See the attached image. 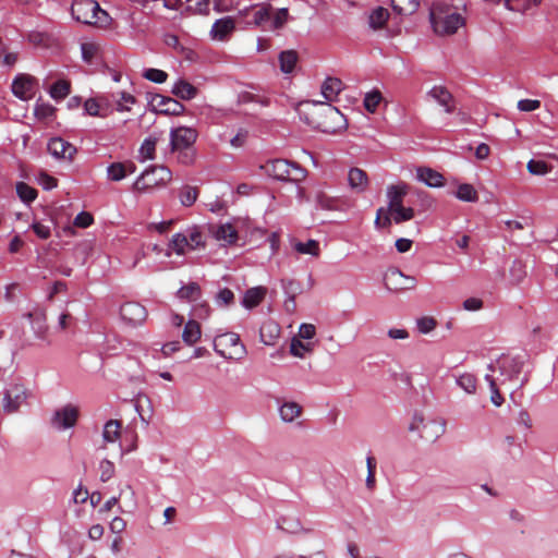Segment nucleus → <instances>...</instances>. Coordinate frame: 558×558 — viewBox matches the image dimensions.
<instances>
[{
	"label": "nucleus",
	"instance_id": "1",
	"mask_svg": "<svg viewBox=\"0 0 558 558\" xmlns=\"http://www.w3.org/2000/svg\"><path fill=\"white\" fill-rule=\"evenodd\" d=\"M342 82L337 77H327L322 85V95L325 101L307 100L304 105H312L318 108L319 112L325 117L324 121H311V123L323 132H335L336 128L344 121L342 113L329 102L335 101L342 90Z\"/></svg>",
	"mask_w": 558,
	"mask_h": 558
},
{
	"label": "nucleus",
	"instance_id": "2",
	"mask_svg": "<svg viewBox=\"0 0 558 558\" xmlns=\"http://www.w3.org/2000/svg\"><path fill=\"white\" fill-rule=\"evenodd\" d=\"M429 22L436 35L450 36L465 24V19L445 2H434L429 9Z\"/></svg>",
	"mask_w": 558,
	"mask_h": 558
},
{
	"label": "nucleus",
	"instance_id": "3",
	"mask_svg": "<svg viewBox=\"0 0 558 558\" xmlns=\"http://www.w3.org/2000/svg\"><path fill=\"white\" fill-rule=\"evenodd\" d=\"M72 17L83 24L97 28H109L112 19L95 0H74L71 5Z\"/></svg>",
	"mask_w": 558,
	"mask_h": 558
},
{
	"label": "nucleus",
	"instance_id": "4",
	"mask_svg": "<svg viewBox=\"0 0 558 558\" xmlns=\"http://www.w3.org/2000/svg\"><path fill=\"white\" fill-rule=\"evenodd\" d=\"M170 151L177 154L178 162L191 165L195 159L194 143L197 132L193 128L178 126L170 130Z\"/></svg>",
	"mask_w": 558,
	"mask_h": 558
},
{
	"label": "nucleus",
	"instance_id": "5",
	"mask_svg": "<svg viewBox=\"0 0 558 558\" xmlns=\"http://www.w3.org/2000/svg\"><path fill=\"white\" fill-rule=\"evenodd\" d=\"M205 236L197 227L187 228L184 232H178L172 235L169 243V250L177 255H184L187 252L204 248Z\"/></svg>",
	"mask_w": 558,
	"mask_h": 558
},
{
	"label": "nucleus",
	"instance_id": "6",
	"mask_svg": "<svg viewBox=\"0 0 558 558\" xmlns=\"http://www.w3.org/2000/svg\"><path fill=\"white\" fill-rule=\"evenodd\" d=\"M214 350L223 359L230 360H241L246 353L240 336L235 332L217 335L214 339Z\"/></svg>",
	"mask_w": 558,
	"mask_h": 558
},
{
	"label": "nucleus",
	"instance_id": "7",
	"mask_svg": "<svg viewBox=\"0 0 558 558\" xmlns=\"http://www.w3.org/2000/svg\"><path fill=\"white\" fill-rule=\"evenodd\" d=\"M172 179V173L165 166H153L146 169L133 183V190L147 192L156 186L166 185Z\"/></svg>",
	"mask_w": 558,
	"mask_h": 558
},
{
	"label": "nucleus",
	"instance_id": "8",
	"mask_svg": "<svg viewBox=\"0 0 558 558\" xmlns=\"http://www.w3.org/2000/svg\"><path fill=\"white\" fill-rule=\"evenodd\" d=\"M409 430L416 432L421 438L433 442L444 435L446 422L444 418H425L423 415L415 414L410 423Z\"/></svg>",
	"mask_w": 558,
	"mask_h": 558
},
{
	"label": "nucleus",
	"instance_id": "9",
	"mask_svg": "<svg viewBox=\"0 0 558 558\" xmlns=\"http://www.w3.org/2000/svg\"><path fill=\"white\" fill-rule=\"evenodd\" d=\"M267 172L280 181L300 182L306 177V171L300 165L286 159H276L269 162Z\"/></svg>",
	"mask_w": 558,
	"mask_h": 558
},
{
	"label": "nucleus",
	"instance_id": "10",
	"mask_svg": "<svg viewBox=\"0 0 558 558\" xmlns=\"http://www.w3.org/2000/svg\"><path fill=\"white\" fill-rule=\"evenodd\" d=\"M497 365L500 372V376L502 377L500 384H505L507 381H512L523 369L524 366V356L522 355H504L497 361Z\"/></svg>",
	"mask_w": 558,
	"mask_h": 558
},
{
	"label": "nucleus",
	"instance_id": "11",
	"mask_svg": "<svg viewBox=\"0 0 558 558\" xmlns=\"http://www.w3.org/2000/svg\"><path fill=\"white\" fill-rule=\"evenodd\" d=\"M78 418V408L68 403L56 410L51 416V425L58 430H65L75 426Z\"/></svg>",
	"mask_w": 558,
	"mask_h": 558
},
{
	"label": "nucleus",
	"instance_id": "12",
	"mask_svg": "<svg viewBox=\"0 0 558 558\" xmlns=\"http://www.w3.org/2000/svg\"><path fill=\"white\" fill-rule=\"evenodd\" d=\"M37 80L26 73L17 74L12 82V94L20 100L27 101L35 96Z\"/></svg>",
	"mask_w": 558,
	"mask_h": 558
},
{
	"label": "nucleus",
	"instance_id": "13",
	"mask_svg": "<svg viewBox=\"0 0 558 558\" xmlns=\"http://www.w3.org/2000/svg\"><path fill=\"white\" fill-rule=\"evenodd\" d=\"M27 399V390L23 385L15 384L7 389L3 393L2 408L8 414L19 411L21 405Z\"/></svg>",
	"mask_w": 558,
	"mask_h": 558
},
{
	"label": "nucleus",
	"instance_id": "14",
	"mask_svg": "<svg viewBox=\"0 0 558 558\" xmlns=\"http://www.w3.org/2000/svg\"><path fill=\"white\" fill-rule=\"evenodd\" d=\"M235 29V21L231 16L218 19L211 26L210 37L217 41H226Z\"/></svg>",
	"mask_w": 558,
	"mask_h": 558
},
{
	"label": "nucleus",
	"instance_id": "15",
	"mask_svg": "<svg viewBox=\"0 0 558 558\" xmlns=\"http://www.w3.org/2000/svg\"><path fill=\"white\" fill-rule=\"evenodd\" d=\"M48 151L57 159L71 160L76 148L61 137H53L48 142Z\"/></svg>",
	"mask_w": 558,
	"mask_h": 558
},
{
	"label": "nucleus",
	"instance_id": "16",
	"mask_svg": "<svg viewBox=\"0 0 558 558\" xmlns=\"http://www.w3.org/2000/svg\"><path fill=\"white\" fill-rule=\"evenodd\" d=\"M121 317L132 325L142 324L147 316V312L143 305L136 302L124 303L120 308Z\"/></svg>",
	"mask_w": 558,
	"mask_h": 558
},
{
	"label": "nucleus",
	"instance_id": "17",
	"mask_svg": "<svg viewBox=\"0 0 558 558\" xmlns=\"http://www.w3.org/2000/svg\"><path fill=\"white\" fill-rule=\"evenodd\" d=\"M248 11L252 12V24L256 27H263L267 29L268 23L270 21V11L272 8L268 3H262L253 5L251 9H244L240 13L242 15H246Z\"/></svg>",
	"mask_w": 558,
	"mask_h": 558
},
{
	"label": "nucleus",
	"instance_id": "18",
	"mask_svg": "<svg viewBox=\"0 0 558 558\" xmlns=\"http://www.w3.org/2000/svg\"><path fill=\"white\" fill-rule=\"evenodd\" d=\"M348 185L354 193H364L369 185L367 173L357 167L350 168L348 171Z\"/></svg>",
	"mask_w": 558,
	"mask_h": 558
},
{
	"label": "nucleus",
	"instance_id": "19",
	"mask_svg": "<svg viewBox=\"0 0 558 558\" xmlns=\"http://www.w3.org/2000/svg\"><path fill=\"white\" fill-rule=\"evenodd\" d=\"M427 95L441 106L446 113H451L454 110L453 98L450 92L441 85L433 86Z\"/></svg>",
	"mask_w": 558,
	"mask_h": 558
},
{
	"label": "nucleus",
	"instance_id": "20",
	"mask_svg": "<svg viewBox=\"0 0 558 558\" xmlns=\"http://www.w3.org/2000/svg\"><path fill=\"white\" fill-rule=\"evenodd\" d=\"M281 328L272 319L263 323L259 329V339L265 345H275L280 338Z\"/></svg>",
	"mask_w": 558,
	"mask_h": 558
},
{
	"label": "nucleus",
	"instance_id": "21",
	"mask_svg": "<svg viewBox=\"0 0 558 558\" xmlns=\"http://www.w3.org/2000/svg\"><path fill=\"white\" fill-rule=\"evenodd\" d=\"M408 194V185L399 183L387 187L388 213L403 206V197Z\"/></svg>",
	"mask_w": 558,
	"mask_h": 558
},
{
	"label": "nucleus",
	"instance_id": "22",
	"mask_svg": "<svg viewBox=\"0 0 558 558\" xmlns=\"http://www.w3.org/2000/svg\"><path fill=\"white\" fill-rule=\"evenodd\" d=\"M415 177L417 181L429 187H440L444 185L442 174L428 167H418Z\"/></svg>",
	"mask_w": 558,
	"mask_h": 558
},
{
	"label": "nucleus",
	"instance_id": "23",
	"mask_svg": "<svg viewBox=\"0 0 558 558\" xmlns=\"http://www.w3.org/2000/svg\"><path fill=\"white\" fill-rule=\"evenodd\" d=\"M26 317L32 320V328L34 335L37 339L45 341L47 344H50V341L47 338L48 326L46 324V315L44 313L33 314L27 313Z\"/></svg>",
	"mask_w": 558,
	"mask_h": 558
},
{
	"label": "nucleus",
	"instance_id": "24",
	"mask_svg": "<svg viewBox=\"0 0 558 558\" xmlns=\"http://www.w3.org/2000/svg\"><path fill=\"white\" fill-rule=\"evenodd\" d=\"M266 293L267 289L265 287L258 286L251 288L245 291L241 304L243 307L252 310L262 303Z\"/></svg>",
	"mask_w": 558,
	"mask_h": 558
},
{
	"label": "nucleus",
	"instance_id": "25",
	"mask_svg": "<svg viewBox=\"0 0 558 558\" xmlns=\"http://www.w3.org/2000/svg\"><path fill=\"white\" fill-rule=\"evenodd\" d=\"M171 93L183 100H191L196 96L197 89L187 81L179 78L172 85Z\"/></svg>",
	"mask_w": 558,
	"mask_h": 558
},
{
	"label": "nucleus",
	"instance_id": "26",
	"mask_svg": "<svg viewBox=\"0 0 558 558\" xmlns=\"http://www.w3.org/2000/svg\"><path fill=\"white\" fill-rule=\"evenodd\" d=\"M278 411L284 423H292L301 416L302 407L294 401H287L279 407Z\"/></svg>",
	"mask_w": 558,
	"mask_h": 558
},
{
	"label": "nucleus",
	"instance_id": "27",
	"mask_svg": "<svg viewBox=\"0 0 558 558\" xmlns=\"http://www.w3.org/2000/svg\"><path fill=\"white\" fill-rule=\"evenodd\" d=\"M214 236L225 245H230L236 242L238 232L231 223H222L216 228Z\"/></svg>",
	"mask_w": 558,
	"mask_h": 558
},
{
	"label": "nucleus",
	"instance_id": "28",
	"mask_svg": "<svg viewBox=\"0 0 558 558\" xmlns=\"http://www.w3.org/2000/svg\"><path fill=\"white\" fill-rule=\"evenodd\" d=\"M202 336L201 326L196 320L190 319L185 323L183 332H182V340L187 345L195 344Z\"/></svg>",
	"mask_w": 558,
	"mask_h": 558
},
{
	"label": "nucleus",
	"instance_id": "29",
	"mask_svg": "<svg viewBox=\"0 0 558 558\" xmlns=\"http://www.w3.org/2000/svg\"><path fill=\"white\" fill-rule=\"evenodd\" d=\"M391 1V8L395 13L402 15V16H410L414 14L418 7L420 1L418 0H390Z\"/></svg>",
	"mask_w": 558,
	"mask_h": 558
},
{
	"label": "nucleus",
	"instance_id": "30",
	"mask_svg": "<svg viewBox=\"0 0 558 558\" xmlns=\"http://www.w3.org/2000/svg\"><path fill=\"white\" fill-rule=\"evenodd\" d=\"M456 385L468 395H474L477 389V379L472 373H462L454 376Z\"/></svg>",
	"mask_w": 558,
	"mask_h": 558
},
{
	"label": "nucleus",
	"instance_id": "31",
	"mask_svg": "<svg viewBox=\"0 0 558 558\" xmlns=\"http://www.w3.org/2000/svg\"><path fill=\"white\" fill-rule=\"evenodd\" d=\"M121 435V424L117 420H109L102 428V440L105 444H114Z\"/></svg>",
	"mask_w": 558,
	"mask_h": 558
},
{
	"label": "nucleus",
	"instance_id": "32",
	"mask_svg": "<svg viewBox=\"0 0 558 558\" xmlns=\"http://www.w3.org/2000/svg\"><path fill=\"white\" fill-rule=\"evenodd\" d=\"M112 99L116 102V109L119 112H129L132 106L136 102L134 95L128 92H118L112 94Z\"/></svg>",
	"mask_w": 558,
	"mask_h": 558
},
{
	"label": "nucleus",
	"instance_id": "33",
	"mask_svg": "<svg viewBox=\"0 0 558 558\" xmlns=\"http://www.w3.org/2000/svg\"><path fill=\"white\" fill-rule=\"evenodd\" d=\"M389 19V12L383 7L374 9L368 16V25L374 31L383 28Z\"/></svg>",
	"mask_w": 558,
	"mask_h": 558
},
{
	"label": "nucleus",
	"instance_id": "34",
	"mask_svg": "<svg viewBox=\"0 0 558 558\" xmlns=\"http://www.w3.org/2000/svg\"><path fill=\"white\" fill-rule=\"evenodd\" d=\"M292 246L294 251L302 255L317 257L320 254L319 242L313 239L306 242H295Z\"/></svg>",
	"mask_w": 558,
	"mask_h": 558
},
{
	"label": "nucleus",
	"instance_id": "35",
	"mask_svg": "<svg viewBox=\"0 0 558 558\" xmlns=\"http://www.w3.org/2000/svg\"><path fill=\"white\" fill-rule=\"evenodd\" d=\"M296 62L298 54L293 50H286L279 54L280 70L286 74H290L293 72Z\"/></svg>",
	"mask_w": 558,
	"mask_h": 558
},
{
	"label": "nucleus",
	"instance_id": "36",
	"mask_svg": "<svg viewBox=\"0 0 558 558\" xmlns=\"http://www.w3.org/2000/svg\"><path fill=\"white\" fill-rule=\"evenodd\" d=\"M156 144H157V138L155 137H146L140 149H138V158H140V161L144 162L146 160H151L154 159L155 157V150H156Z\"/></svg>",
	"mask_w": 558,
	"mask_h": 558
},
{
	"label": "nucleus",
	"instance_id": "37",
	"mask_svg": "<svg viewBox=\"0 0 558 558\" xmlns=\"http://www.w3.org/2000/svg\"><path fill=\"white\" fill-rule=\"evenodd\" d=\"M99 45L95 41H85L81 44V53L84 62L92 64L99 54Z\"/></svg>",
	"mask_w": 558,
	"mask_h": 558
},
{
	"label": "nucleus",
	"instance_id": "38",
	"mask_svg": "<svg viewBox=\"0 0 558 558\" xmlns=\"http://www.w3.org/2000/svg\"><path fill=\"white\" fill-rule=\"evenodd\" d=\"M289 19V12L287 8H281L277 10L275 13L270 11V21L268 23L267 29L269 31H276L281 27L288 22Z\"/></svg>",
	"mask_w": 558,
	"mask_h": 558
},
{
	"label": "nucleus",
	"instance_id": "39",
	"mask_svg": "<svg viewBox=\"0 0 558 558\" xmlns=\"http://www.w3.org/2000/svg\"><path fill=\"white\" fill-rule=\"evenodd\" d=\"M543 0H504L505 7L514 12H525L534 5H538Z\"/></svg>",
	"mask_w": 558,
	"mask_h": 558
},
{
	"label": "nucleus",
	"instance_id": "40",
	"mask_svg": "<svg viewBox=\"0 0 558 558\" xmlns=\"http://www.w3.org/2000/svg\"><path fill=\"white\" fill-rule=\"evenodd\" d=\"M454 195L458 199L470 203L476 202L478 198L476 190L469 183L460 184Z\"/></svg>",
	"mask_w": 558,
	"mask_h": 558
},
{
	"label": "nucleus",
	"instance_id": "41",
	"mask_svg": "<svg viewBox=\"0 0 558 558\" xmlns=\"http://www.w3.org/2000/svg\"><path fill=\"white\" fill-rule=\"evenodd\" d=\"M178 298L187 300V301H196L201 296V288L197 283L191 282L186 286L181 287L178 292Z\"/></svg>",
	"mask_w": 558,
	"mask_h": 558
},
{
	"label": "nucleus",
	"instance_id": "42",
	"mask_svg": "<svg viewBox=\"0 0 558 558\" xmlns=\"http://www.w3.org/2000/svg\"><path fill=\"white\" fill-rule=\"evenodd\" d=\"M49 94L56 100L65 98L70 94V83L65 80L57 81L50 87Z\"/></svg>",
	"mask_w": 558,
	"mask_h": 558
},
{
	"label": "nucleus",
	"instance_id": "43",
	"mask_svg": "<svg viewBox=\"0 0 558 558\" xmlns=\"http://www.w3.org/2000/svg\"><path fill=\"white\" fill-rule=\"evenodd\" d=\"M128 174V168L122 162H113L107 167V177L109 180L118 182Z\"/></svg>",
	"mask_w": 558,
	"mask_h": 558
},
{
	"label": "nucleus",
	"instance_id": "44",
	"mask_svg": "<svg viewBox=\"0 0 558 558\" xmlns=\"http://www.w3.org/2000/svg\"><path fill=\"white\" fill-rule=\"evenodd\" d=\"M16 193L21 201L26 204L34 202L37 197V191L24 182L16 184Z\"/></svg>",
	"mask_w": 558,
	"mask_h": 558
},
{
	"label": "nucleus",
	"instance_id": "45",
	"mask_svg": "<svg viewBox=\"0 0 558 558\" xmlns=\"http://www.w3.org/2000/svg\"><path fill=\"white\" fill-rule=\"evenodd\" d=\"M159 105L163 107L162 111L168 114L178 116L184 111V106L170 97H162Z\"/></svg>",
	"mask_w": 558,
	"mask_h": 558
},
{
	"label": "nucleus",
	"instance_id": "46",
	"mask_svg": "<svg viewBox=\"0 0 558 558\" xmlns=\"http://www.w3.org/2000/svg\"><path fill=\"white\" fill-rule=\"evenodd\" d=\"M381 99V94L377 89L366 93L363 101L365 109L368 112L374 113L377 110Z\"/></svg>",
	"mask_w": 558,
	"mask_h": 558
},
{
	"label": "nucleus",
	"instance_id": "47",
	"mask_svg": "<svg viewBox=\"0 0 558 558\" xmlns=\"http://www.w3.org/2000/svg\"><path fill=\"white\" fill-rule=\"evenodd\" d=\"M485 380L487 381L490 392H492L490 401L493 402L494 405L500 407L504 403L505 399L498 390V384H497L496 379L494 378V376L492 374H486Z\"/></svg>",
	"mask_w": 558,
	"mask_h": 558
},
{
	"label": "nucleus",
	"instance_id": "48",
	"mask_svg": "<svg viewBox=\"0 0 558 558\" xmlns=\"http://www.w3.org/2000/svg\"><path fill=\"white\" fill-rule=\"evenodd\" d=\"M198 196L197 189L194 186L185 185L180 191V202L183 206H192Z\"/></svg>",
	"mask_w": 558,
	"mask_h": 558
},
{
	"label": "nucleus",
	"instance_id": "49",
	"mask_svg": "<svg viewBox=\"0 0 558 558\" xmlns=\"http://www.w3.org/2000/svg\"><path fill=\"white\" fill-rule=\"evenodd\" d=\"M415 326L420 333L427 335L436 328L437 320L432 316H422L416 318Z\"/></svg>",
	"mask_w": 558,
	"mask_h": 558
},
{
	"label": "nucleus",
	"instance_id": "50",
	"mask_svg": "<svg viewBox=\"0 0 558 558\" xmlns=\"http://www.w3.org/2000/svg\"><path fill=\"white\" fill-rule=\"evenodd\" d=\"M527 170L533 175H545L550 172L551 167L544 160L531 159L527 162Z\"/></svg>",
	"mask_w": 558,
	"mask_h": 558
},
{
	"label": "nucleus",
	"instance_id": "51",
	"mask_svg": "<svg viewBox=\"0 0 558 558\" xmlns=\"http://www.w3.org/2000/svg\"><path fill=\"white\" fill-rule=\"evenodd\" d=\"M316 203H317L318 207H320L322 209H327V210H338L339 209L338 199L328 196L324 192H319L316 195Z\"/></svg>",
	"mask_w": 558,
	"mask_h": 558
},
{
	"label": "nucleus",
	"instance_id": "52",
	"mask_svg": "<svg viewBox=\"0 0 558 558\" xmlns=\"http://www.w3.org/2000/svg\"><path fill=\"white\" fill-rule=\"evenodd\" d=\"M143 77L156 84H162L167 81L168 74L159 69L149 68L144 70Z\"/></svg>",
	"mask_w": 558,
	"mask_h": 558
},
{
	"label": "nucleus",
	"instance_id": "53",
	"mask_svg": "<svg viewBox=\"0 0 558 558\" xmlns=\"http://www.w3.org/2000/svg\"><path fill=\"white\" fill-rule=\"evenodd\" d=\"M396 223L409 221L414 217V209L412 207L401 206L390 213Z\"/></svg>",
	"mask_w": 558,
	"mask_h": 558
},
{
	"label": "nucleus",
	"instance_id": "54",
	"mask_svg": "<svg viewBox=\"0 0 558 558\" xmlns=\"http://www.w3.org/2000/svg\"><path fill=\"white\" fill-rule=\"evenodd\" d=\"M312 350L310 343H303L300 339L293 338L290 344V353L296 357H304L306 352Z\"/></svg>",
	"mask_w": 558,
	"mask_h": 558
},
{
	"label": "nucleus",
	"instance_id": "55",
	"mask_svg": "<svg viewBox=\"0 0 558 558\" xmlns=\"http://www.w3.org/2000/svg\"><path fill=\"white\" fill-rule=\"evenodd\" d=\"M278 526L283 531L295 534L303 531L301 523L298 520L281 518L277 522Z\"/></svg>",
	"mask_w": 558,
	"mask_h": 558
},
{
	"label": "nucleus",
	"instance_id": "56",
	"mask_svg": "<svg viewBox=\"0 0 558 558\" xmlns=\"http://www.w3.org/2000/svg\"><path fill=\"white\" fill-rule=\"evenodd\" d=\"M99 471H100V480L102 482H108L110 478L113 477L116 468L111 461L104 459L99 463Z\"/></svg>",
	"mask_w": 558,
	"mask_h": 558
},
{
	"label": "nucleus",
	"instance_id": "57",
	"mask_svg": "<svg viewBox=\"0 0 558 558\" xmlns=\"http://www.w3.org/2000/svg\"><path fill=\"white\" fill-rule=\"evenodd\" d=\"M53 113H54V108L51 105L45 104V102H39V101H37L35 104L34 114L38 119H48V118L52 117Z\"/></svg>",
	"mask_w": 558,
	"mask_h": 558
},
{
	"label": "nucleus",
	"instance_id": "58",
	"mask_svg": "<svg viewBox=\"0 0 558 558\" xmlns=\"http://www.w3.org/2000/svg\"><path fill=\"white\" fill-rule=\"evenodd\" d=\"M31 229L41 240H47L51 235V228L47 225L39 222V221H34L31 225Z\"/></svg>",
	"mask_w": 558,
	"mask_h": 558
},
{
	"label": "nucleus",
	"instance_id": "59",
	"mask_svg": "<svg viewBox=\"0 0 558 558\" xmlns=\"http://www.w3.org/2000/svg\"><path fill=\"white\" fill-rule=\"evenodd\" d=\"M84 111L92 117H104L100 112V105L95 98H88L84 102Z\"/></svg>",
	"mask_w": 558,
	"mask_h": 558
},
{
	"label": "nucleus",
	"instance_id": "60",
	"mask_svg": "<svg viewBox=\"0 0 558 558\" xmlns=\"http://www.w3.org/2000/svg\"><path fill=\"white\" fill-rule=\"evenodd\" d=\"M94 221L93 216L87 211H81L73 220V225L77 228H88Z\"/></svg>",
	"mask_w": 558,
	"mask_h": 558
},
{
	"label": "nucleus",
	"instance_id": "61",
	"mask_svg": "<svg viewBox=\"0 0 558 558\" xmlns=\"http://www.w3.org/2000/svg\"><path fill=\"white\" fill-rule=\"evenodd\" d=\"M541 101L537 99H521L518 101V109L523 112H531L539 109Z\"/></svg>",
	"mask_w": 558,
	"mask_h": 558
},
{
	"label": "nucleus",
	"instance_id": "62",
	"mask_svg": "<svg viewBox=\"0 0 558 558\" xmlns=\"http://www.w3.org/2000/svg\"><path fill=\"white\" fill-rule=\"evenodd\" d=\"M248 138V131L240 129L238 133L230 140V145L234 148H241L246 144Z\"/></svg>",
	"mask_w": 558,
	"mask_h": 558
},
{
	"label": "nucleus",
	"instance_id": "63",
	"mask_svg": "<svg viewBox=\"0 0 558 558\" xmlns=\"http://www.w3.org/2000/svg\"><path fill=\"white\" fill-rule=\"evenodd\" d=\"M234 301V293L228 289H221L216 296V302L220 305H229L232 304Z\"/></svg>",
	"mask_w": 558,
	"mask_h": 558
},
{
	"label": "nucleus",
	"instance_id": "64",
	"mask_svg": "<svg viewBox=\"0 0 558 558\" xmlns=\"http://www.w3.org/2000/svg\"><path fill=\"white\" fill-rule=\"evenodd\" d=\"M37 182L40 186H43L44 190L47 191L52 190L57 186V180L45 172H41L39 174Z\"/></svg>",
	"mask_w": 558,
	"mask_h": 558
}]
</instances>
